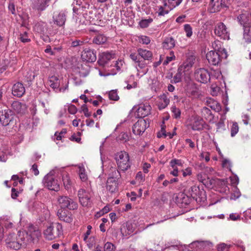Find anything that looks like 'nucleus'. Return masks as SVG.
<instances>
[{
  "mask_svg": "<svg viewBox=\"0 0 251 251\" xmlns=\"http://www.w3.org/2000/svg\"><path fill=\"white\" fill-rule=\"evenodd\" d=\"M243 40L245 42L249 44L251 43V25L243 28Z\"/></svg>",
  "mask_w": 251,
  "mask_h": 251,
  "instance_id": "nucleus-32",
  "label": "nucleus"
},
{
  "mask_svg": "<svg viewBox=\"0 0 251 251\" xmlns=\"http://www.w3.org/2000/svg\"><path fill=\"white\" fill-rule=\"evenodd\" d=\"M213 247V244L209 241H195L189 245L191 249L198 248L206 251L210 250Z\"/></svg>",
  "mask_w": 251,
  "mask_h": 251,
  "instance_id": "nucleus-15",
  "label": "nucleus"
},
{
  "mask_svg": "<svg viewBox=\"0 0 251 251\" xmlns=\"http://www.w3.org/2000/svg\"><path fill=\"white\" fill-rule=\"evenodd\" d=\"M56 229H54V226L50 225L43 232L44 237L48 240H52L61 234L63 226L62 224L59 223L55 224Z\"/></svg>",
  "mask_w": 251,
  "mask_h": 251,
  "instance_id": "nucleus-5",
  "label": "nucleus"
},
{
  "mask_svg": "<svg viewBox=\"0 0 251 251\" xmlns=\"http://www.w3.org/2000/svg\"><path fill=\"white\" fill-rule=\"evenodd\" d=\"M185 191L191 199L195 200L198 203L204 202L206 200L205 192L203 189L201 190L199 186L193 185Z\"/></svg>",
  "mask_w": 251,
  "mask_h": 251,
  "instance_id": "nucleus-4",
  "label": "nucleus"
},
{
  "mask_svg": "<svg viewBox=\"0 0 251 251\" xmlns=\"http://www.w3.org/2000/svg\"><path fill=\"white\" fill-rule=\"evenodd\" d=\"M151 107L148 104H140L136 113L137 117L143 119L150 114Z\"/></svg>",
  "mask_w": 251,
  "mask_h": 251,
  "instance_id": "nucleus-16",
  "label": "nucleus"
},
{
  "mask_svg": "<svg viewBox=\"0 0 251 251\" xmlns=\"http://www.w3.org/2000/svg\"><path fill=\"white\" fill-rule=\"evenodd\" d=\"M121 230L122 232H123L124 230L126 233V235H127L132 234L134 232L135 228L131 223L126 222V226H123Z\"/></svg>",
  "mask_w": 251,
  "mask_h": 251,
  "instance_id": "nucleus-33",
  "label": "nucleus"
},
{
  "mask_svg": "<svg viewBox=\"0 0 251 251\" xmlns=\"http://www.w3.org/2000/svg\"><path fill=\"white\" fill-rule=\"evenodd\" d=\"M73 221L72 214L71 213H68V215L64 214V222L70 223Z\"/></svg>",
  "mask_w": 251,
  "mask_h": 251,
  "instance_id": "nucleus-62",
  "label": "nucleus"
},
{
  "mask_svg": "<svg viewBox=\"0 0 251 251\" xmlns=\"http://www.w3.org/2000/svg\"><path fill=\"white\" fill-rule=\"evenodd\" d=\"M239 127L237 123H233L231 128V136L234 137L238 132Z\"/></svg>",
  "mask_w": 251,
  "mask_h": 251,
  "instance_id": "nucleus-48",
  "label": "nucleus"
},
{
  "mask_svg": "<svg viewBox=\"0 0 251 251\" xmlns=\"http://www.w3.org/2000/svg\"><path fill=\"white\" fill-rule=\"evenodd\" d=\"M11 108L14 113L21 115L25 114L27 110L26 104L19 101H14L11 104Z\"/></svg>",
  "mask_w": 251,
  "mask_h": 251,
  "instance_id": "nucleus-17",
  "label": "nucleus"
},
{
  "mask_svg": "<svg viewBox=\"0 0 251 251\" xmlns=\"http://www.w3.org/2000/svg\"><path fill=\"white\" fill-rule=\"evenodd\" d=\"M201 112L202 116L206 120L210 121L214 118V115L212 114L211 110L206 107H203Z\"/></svg>",
  "mask_w": 251,
  "mask_h": 251,
  "instance_id": "nucleus-37",
  "label": "nucleus"
},
{
  "mask_svg": "<svg viewBox=\"0 0 251 251\" xmlns=\"http://www.w3.org/2000/svg\"><path fill=\"white\" fill-rule=\"evenodd\" d=\"M218 45L221 46V43L219 41L215 42L212 44L214 51L211 50L209 51L206 55V57L208 62L214 66L218 65L221 61V54L224 53L225 57H226L227 54L225 49H221L218 47Z\"/></svg>",
  "mask_w": 251,
  "mask_h": 251,
  "instance_id": "nucleus-1",
  "label": "nucleus"
},
{
  "mask_svg": "<svg viewBox=\"0 0 251 251\" xmlns=\"http://www.w3.org/2000/svg\"><path fill=\"white\" fill-rule=\"evenodd\" d=\"M204 123L202 119H196L191 124V128L193 130L201 131L204 128Z\"/></svg>",
  "mask_w": 251,
  "mask_h": 251,
  "instance_id": "nucleus-28",
  "label": "nucleus"
},
{
  "mask_svg": "<svg viewBox=\"0 0 251 251\" xmlns=\"http://www.w3.org/2000/svg\"><path fill=\"white\" fill-rule=\"evenodd\" d=\"M140 40L141 43L146 45L149 44L151 42L150 37L146 36H142Z\"/></svg>",
  "mask_w": 251,
  "mask_h": 251,
  "instance_id": "nucleus-63",
  "label": "nucleus"
},
{
  "mask_svg": "<svg viewBox=\"0 0 251 251\" xmlns=\"http://www.w3.org/2000/svg\"><path fill=\"white\" fill-rule=\"evenodd\" d=\"M77 196L80 204L83 207H88L91 204V194L89 191L81 188L78 191Z\"/></svg>",
  "mask_w": 251,
  "mask_h": 251,
  "instance_id": "nucleus-10",
  "label": "nucleus"
},
{
  "mask_svg": "<svg viewBox=\"0 0 251 251\" xmlns=\"http://www.w3.org/2000/svg\"><path fill=\"white\" fill-rule=\"evenodd\" d=\"M130 137V136L126 132H121L118 136L119 139L124 142L129 141Z\"/></svg>",
  "mask_w": 251,
  "mask_h": 251,
  "instance_id": "nucleus-46",
  "label": "nucleus"
},
{
  "mask_svg": "<svg viewBox=\"0 0 251 251\" xmlns=\"http://www.w3.org/2000/svg\"><path fill=\"white\" fill-rule=\"evenodd\" d=\"M78 204L76 202L68 197L64 196V209L67 208L69 210H74L77 209Z\"/></svg>",
  "mask_w": 251,
  "mask_h": 251,
  "instance_id": "nucleus-24",
  "label": "nucleus"
},
{
  "mask_svg": "<svg viewBox=\"0 0 251 251\" xmlns=\"http://www.w3.org/2000/svg\"><path fill=\"white\" fill-rule=\"evenodd\" d=\"M97 52L94 49L89 48L83 50L81 54V58L88 62H94L97 59Z\"/></svg>",
  "mask_w": 251,
  "mask_h": 251,
  "instance_id": "nucleus-12",
  "label": "nucleus"
},
{
  "mask_svg": "<svg viewBox=\"0 0 251 251\" xmlns=\"http://www.w3.org/2000/svg\"><path fill=\"white\" fill-rule=\"evenodd\" d=\"M62 133H63L62 130L58 134V132H56L54 134V135L52 137V140H53V141L54 142H55L57 144H58V142L57 141H59L62 140V136L61 134Z\"/></svg>",
  "mask_w": 251,
  "mask_h": 251,
  "instance_id": "nucleus-52",
  "label": "nucleus"
},
{
  "mask_svg": "<svg viewBox=\"0 0 251 251\" xmlns=\"http://www.w3.org/2000/svg\"><path fill=\"white\" fill-rule=\"evenodd\" d=\"M195 57L194 55L189 56L183 64L187 68V70L191 68L195 62Z\"/></svg>",
  "mask_w": 251,
  "mask_h": 251,
  "instance_id": "nucleus-39",
  "label": "nucleus"
},
{
  "mask_svg": "<svg viewBox=\"0 0 251 251\" xmlns=\"http://www.w3.org/2000/svg\"><path fill=\"white\" fill-rule=\"evenodd\" d=\"M146 60L140 59L136 63V66H138L140 69H144L147 66V63L145 62Z\"/></svg>",
  "mask_w": 251,
  "mask_h": 251,
  "instance_id": "nucleus-60",
  "label": "nucleus"
},
{
  "mask_svg": "<svg viewBox=\"0 0 251 251\" xmlns=\"http://www.w3.org/2000/svg\"><path fill=\"white\" fill-rule=\"evenodd\" d=\"M170 163L171 166L173 168H176L175 166L176 165H177L178 166H182V162L181 160L177 159L176 158L171 160Z\"/></svg>",
  "mask_w": 251,
  "mask_h": 251,
  "instance_id": "nucleus-51",
  "label": "nucleus"
},
{
  "mask_svg": "<svg viewBox=\"0 0 251 251\" xmlns=\"http://www.w3.org/2000/svg\"><path fill=\"white\" fill-rule=\"evenodd\" d=\"M15 113L8 107H0V123L3 126H7L13 122Z\"/></svg>",
  "mask_w": 251,
  "mask_h": 251,
  "instance_id": "nucleus-6",
  "label": "nucleus"
},
{
  "mask_svg": "<svg viewBox=\"0 0 251 251\" xmlns=\"http://www.w3.org/2000/svg\"><path fill=\"white\" fill-rule=\"evenodd\" d=\"M27 234L29 236L30 241L34 243L38 241L41 233L38 227L31 225L28 227Z\"/></svg>",
  "mask_w": 251,
  "mask_h": 251,
  "instance_id": "nucleus-14",
  "label": "nucleus"
},
{
  "mask_svg": "<svg viewBox=\"0 0 251 251\" xmlns=\"http://www.w3.org/2000/svg\"><path fill=\"white\" fill-rule=\"evenodd\" d=\"M79 177H80V178L81 180V181L85 182L87 180V179H88L87 175L86 173H85V169L83 167L79 168Z\"/></svg>",
  "mask_w": 251,
  "mask_h": 251,
  "instance_id": "nucleus-45",
  "label": "nucleus"
},
{
  "mask_svg": "<svg viewBox=\"0 0 251 251\" xmlns=\"http://www.w3.org/2000/svg\"><path fill=\"white\" fill-rule=\"evenodd\" d=\"M64 43L66 45V48H68L67 49V51L68 52V50H71V48H75L83 45L85 42L82 40H73L72 38H67L64 40Z\"/></svg>",
  "mask_w": 251,
  "mask_h": 251,
  "instance_id": "nucleus-20",
  "label": "nucleus"
},
{
  "mask_svg": "<svg viewBox=\"0 0 251 251\" xmlns=\"http://www.w3.org/2000/svg\"><path fill=\"white\" fill-rule=\"evenodd\" d=\"M53 18L55 24L58 26L63 25V15L59 14L57 16L54 15Z\"/></svg>",
  "mask_w": 251,
  "mask_h": 251,
  "instance_id": "nucleus-44",
  "label": "nucleus"
},
{
  "mask_svg": "<svg viewBox=\"0 0 251 251\" xmlns=\"http://www.w3.org/2000/svg\"><path fill=\"white\" fill-rule=\"evenodd\" d=\"M169 93L166 92L161 95L159 97L160 100L163 101L159 104V109H162L165 108L170 103V99L168 98Z\"/></svg>",
  "mask_w": 251,
  "mask_h": 251,
  "instance_id": "nucleus-31",
  "label": "nucleus"
},
{
  "mask_svg": "<svg viewBox=\"0 0 251 251\" xmlns=\"http://www.w3.org/2000/svg\"><path fill=\"white\" fill-rule=\"evenodd\" d=\"M8 8L9 11L13 15H16V7L15 4L12 2H10Z\"/></svg>",
  "mask_w": 251,
  "mask_h": 251,
  "instance_id": "nucleus-57",
  "label": "nucleus"
},
{
  "mask_svg": "<svg viewBox=\"0 0 251 251\" xmlns=\"http://www.w3.org/2000/svg\"><path fill=\"white\" fill-rule=\"evenodd\" d=\"M68 111L70 114H75L77 112L76 107L73 104L68 106Z\"/></svg>",
  "mask_w": 251,
  "mask_h": 251,
  "instance_id": "nucleus-64",
  "label": "nucleus"
},
{
  "mask_svg": "<svg viewBox=\"0 0 251 251\" xmlns=\"http://www.w3.org/2000/svg\"><path fill=\"white\" fill-rule=\"evenodd\" d=\"M241 195L239 189L236 186L234 188L233 192L231 194L230 199L231 200H236L241 196Z\"/></svg>",
  "mask_w": 251,
  "mask_h": 251,
  "instance_id": "nucleus-43",
  "label": "nucleus"
},
{
  "mask_svg": "<svg viewBox=\"0 0 251 251\" xmlns=\"http://www.w3.org/2000/svg\"><path fill=\"white\" fill-rule=\"evenodd\" d=\"M113 54L109 52H103L100 54L98 63L100 66H104L112 58Z\"/></svg>",
  "mask_w": 251,
  "mask_h": 251,
  "instance_id": "nucleus-25",
  "label": "nucleus"
},
{
  "mask_svg": "<svg viewBox=\"0 0 251 251\" xmlns=\"http://www.w3.org/2000/svg\"><path fill=\"white\" fill-rule=\"evenodd\" d=\"M25 93V88L22 83L18 82L12 87V94L17 97H21Z\"/></svg>",
  "mask_w": 251,
  "mask_h": 251,
  "instance_id": "nucleus-22",
  "label": "nucleus"
},
{
  "mask_svg": "<svg viewBox=\"0 0 251 251\" xmlns=\"http://www.w3.org/2000/svg\"><path fill=\"white\" fill-rule=\"evenodd\" d=\"M114 247L115 246L112 243L107 242L104 246V251H112Z\"/></svg>",
  "mask_w": 251,
  "mask_h": 251,
  "instance_id": "nucleus-56",
  "label": "nucleus"
},
{
  "mask_svg": "<svg viewBox=\"0 0 251 251\" xmlns=\"http://www.w3.org/2000/svg\"><path fill=\"white\" fill-rule=\"evenodd\" d=\"M221 0H210L209 5L212 6L210 12L214 13L220 11V4Z\"/></svg>",
  "mask_w": 251,
  "mask_h": 251,
  "instance_id": "nucleus-35",
  "label": "nucleus"
},
{
  "mask_svg": "<svg viewBox=\"0 0 251 251\" xmlns=\"http://www.w3.org/2000/svg\"><path fill=\"white\" fill-rule=\"evenodd\" d=\"M84 18L90 22L95 20L98 10L94 6H91L87 2H84L81 6Z\"/></svg>",
  "mask_w": 251,
  "mask_h": 251,
  "instance_id": "nucleus-2",
  "label": "nucleus"
},
{
  "mask_svg": "<svg viewBox=\"0 0 251 251\" xmlns=\"http://www.w3.org/2000/svg\"><path fill=\"white\" fill-rule=\"evenodd\" d=\"M171 111L173 113V117L175 119H179L180 117L181 111L176 108L175 105H173L171 107Z\"/></svg>",
  "mask_w": 251,
  "mask_h": 251,
  "instance_id": "nucleus-42",
  "label": "nucleus"
},
{
  "mask_svg": "<svg viewBox=\"0 0 251 251\" xmlns=\"http://www.w3.org/2000/svg\"><path fill=\"white\" fill-rule=\"evenodd\" d=\"M121 177L120 173L115 168H111V172L109 174V176L108 178H112L113 179L116 180H119Z\"/></svg>",
  "mask_w": 251,
  "mask_h": 251,
  "instance_id": "nucleus-38",
  "label": "nucleus"
},
{
  "mask_svg": "<svg viewBox=\"0 0 251 251\" xmlns=\"http://www.w3.org/2000/svg\"><path fill=\"white\" fill-rule=\"evenodd\" d=\"M191 198L189 194L187 193L179 192L177 194L176 197V203L178 204H181V206H184L189 204L191 201Z\"/></svg>",
  "mask_w": 251,
  "mask_h": 251,
  "instance_id": "nucleus-18",
  "label": "nucleus"
},
{
  "mask_svg": "<svg viewBox=\"0 0 251 251\" xmlns=\"http://www.w3.org/2000/svg\"><path fill=\"white\" fill-rule=\"evenodd\" d=\"M66 181L65 183L64 182V187L68 191V193H72V182L70 179L68 174L66 175Z\"/></svg>",
  "mask_w": 251,
  "mask_h": 251,
  "instance_id": "nucleus-40",
  "label": "nucleus"
},
{
  "mask_svg": "<svg viewBox=\"0 0 251 251\" xmlns=\"http://www.w3.org/2000/svg\"><path fill=\"white\" fill-rule=\"evenodd\" d=\"M237 21L243 28L251 25V21L248 14L242 13L238 16Z\"/></svg>",
  "mask_w": 251,
  "mask_h": 251,
  "instance_id": "nucleus-23",
  "label": "nucleus"
},
{
  "mask_svg": "<svg viewBox=\"0 0 251 251\" xmlns=\"http://www.w3.org/2000/svg\"><path fill=\"white\" fill-rule=\"evenodd\" d=\"M119 169L125 172L130 167L129 156L126 152L123 151L118 153L116 157Z\"/></svg>",
  "mask_w": 251,
  "mask_h": 251,
  "instance_id": "nucleus-3",
  "label": "nucleus"
},
{
  "mask_svg": "<svg viewBox=\"0 0 251 251\" xmlns=\"http://www.w3.org/2000/svg\"><path fill=\"white\" fill-rule=\"evenodd\" d=\"M169 4H172L174 7L178 6L180 4L183 0H164Z\"/></svg>",
  "mask_w": 251,
  "mask_h": 251,
  "instance_id": "nucleus-53",
  "label": "nucleus"
},
{
  "mask_svg": "<svg viewBox=\"0 0 251 251\" xmlns=\"http://www.w3.org/2000/svg\"><path fill=\"white\" fill-rule=\"evenodd\" d=\"M167 6V2L166 1H164L163 5H160L157 6L158 10L156 12L158 17L164 16L165 15L169 13V11L168 10H165V7Z\"/></svg>",
  "mask_w": 251,
  "mask_h": 251,
  "instance_id": "nucleus-36",
  "label": "nucleus"
},
{
  "mask_svg": "<svg viewBox=\"0 0 251 251\" xmlns=\"http://www.w3.org/2000/svg\"><path fill=\"white\" fill-rule=\"evenodd\" d=\"M54 171H50L44 178L43 182L45 187L50 190L58 191L59 189V185L57 179H55Z\"/></svg>",
  "mask_w": 251,
  "mask_h": 251,
  "instance_id": "nucleus-7",
  "label": "nucleus"
},
{
  "mask_svg": "<svg viewBox=\"0 0 251 251\" xmlns=\"http://www.w3.org/2000/svg\"><path fill=\"white\" fill-rule=\"evenodd\" d=\"M150 126V120L148 119H140L132 127V132L135 135H142Z\"/></svg>",
  "mask_w": 251,
  "mask_h": 251,
  "instance_id": "nucleus-8",
  "label": "nucleus"
},
{
  "mask_svg": "<svg viewBox=\"0 0 251 251\" xmlns=\"http://www.w3.org/2000/svg\"><path fill=\"white\" fill-rule=\"evenodd\" d=\"M137 52L141 57L144 60H150L152 59V53L150 50L139 48L138 49Z\"/></svg>",
  "mask_w": 251,
  "mask_h": 251,
  "instance_id": "nucleus-29",
  "label": "nucleus"
},
{
  "mask_svg": "<svg viewBox=\"0 0 251 251\" xmlns=\"http://www.w3.org/2000/svg\"><path fill=\"white\" fill-rule=\"evenodd\" d=\"M107 40V38L104 34H99L95 36L92 42L94 44L100 45H102L106 43Z\"/></svg>",
  "mask_w": 251,
  "mask_h": 251,
  "instance_id": "nucleus-30",
  "label": "nucleus"
},
{
  "mask_svg": "<svg viewBox=\"0 0 251 251\" xmlns=\"http://www.w3.org/2000/svg\"><path fill=\"white\" fill-rule=\"evenodd\" d=\"M108 97L110 100L117 101L119 100V97L118 95L117 90H112L108 93Z\"/></svg>",
  "mask_w": 251,
  "mask_h": 251,
  "instance_id": "nucleus-41",
  "label": "nucleus"
},
{
  "mask_svg": "<svg viewBox=\"0 0 251 251\" xmlns=\"http://www.w3.org/2000/svg\"><path fill=\"white\" fill-rule=\"evenodd\" d=\"M184 30L186 33L187 37H190L193 33L192 28L189 24H185L184 25Z\"/></svg>",
  "mask_w": 251,
  "mask_h": 251,
  "instance_id": "nucleus-47",
  "label": "nucleus"
},
{
  "mask_svg": "<svg viewBox=\"0 0 251 251\" xmlns=\"http://www.w3.org/2000/svg\"><path fill=\"white\" fill-rule=\"evenodd\" d=\"M214 33L216 35L220 37L221 39L224 40L229 39V33L223 23H219L215 25Z\"/></svg>",
  "mask_w": 251,
  "mask_h": 251,
  "instance_id": "nucleus-11",
  "label": "nucleus"
},
{
  "mask_svg": "<svg viewBox=\"0 0 251 251\" xmlns=\"http://www.w3.org/2000/svg\"><path fill=\"white\" fill-rule=\"evenodd\" d=\"M188 70L187 68L182 64L178 68L177 73H179L183 76L185 72Z\"/></svg>",
  "mask_w": 251,
  "mask_h": 251,
  "instance_id": "nucleus-55",
  "label": "nucleus"
},
{
  "mask_svg": "<svg viewBox=\"0 0 251 251\" xmlns=\"http://www.w3.org/2000/svg\"><path fill=\"white\" fill-rule=\"evenodd\" d=\"M218 251H227L228 247L225 243H222L218 244L217 247Z\"/></svg>",
  "mask_w": 251,
  "mask_h": 251,
  "instance_id": "nucleus-54",
  "label": "nucleus"
},
{
  "mask_svg": "<svg viewBox=\"0 0 251 251\" xmlns=\"http://www.w3.org/2000/svg\"><path fill=\"white\" fill-rule=\"evenodd\" d=\"M20 39L23 43H27L30 41V39L28 38L27 33L26 31L20 34Z\"/></svg>",
  "mask_w": 251,
  "mask_h": 251,
  "instance_id": "nucleus-50",
  "label": "nucleus"
},
{
  "mask_svg": "<svg viewBox=\"0 0 251 251\" xmlns=\"http://www.w3.org/2000/svg\"><path fill=\"white\" fill-rule=\"evenodd\" d=\"M17 60L15 57L10 58L9 60H5L4 63V65L2 66L0 68L1 72L6 70L8 68H12V70H14V66L17 64Z\"/></svg>",
  "mask_w": 251,
  "mask_h": 251,
  "instance_id": "nucleus-26",
  "label": "nucleus"
},
{
  "mask_svg": "<svg viewBox=\"0 0 251 251\" xmlns=\"http://www.w3.org/2000/svg\"><path fill=\"white\" fill-rule=\"evenodd\" d=\"M140 55L139 54L136 53H131L130 54V58L136 63L140 59Z\"/></svg>",
  "mask_w": 251,
  "mask_h": 251,
  "instance_id": "nucleus-58",
  "label": "nucleus"
},
{
  "mask_svg": "<svg viewBox=\"0 0 251 251\" xmlns=\"http://www.w3.org/2000/svg\"><path fill=\"white\" fill-rule=\"evenodd\" d=\"M182 76L179 74L176 73L173 78L171 80L172 83H177L181 81Z\"/></svg>",
  "mask_w": 251,
  "mask_h": 251,
  "instance_id": "nucleus-49",
  "label": "nucleus"
},
{
  "mask_svg": "<svg viewBox=\"0 0 251 251\" xmlns=\"http://www.w3.org/2000/svg\"><path fill=\"white\" fill-rule=\"evenodd\" d=\"M5 242L8 248L15 250L21 249V244L18 242L17 236L14 233L9 234L5 240Z\"/></svg>",
  "mask_w": 251,
  "mask_h": 251,
  "instance_id": "nucleus-13",
  "label": "nucleus"
},
{
  "mask_svg": "<svg viewBox=\"0 0 251 251\" xmlns=\"http://www.w3.org/2000/svg\"><path fill=\"white\" fill-rule=\"evenodd\" d=\"M194 75L196 81L202 83H207L210 80L209 72L203 68L196 69Z\"/></svg>",
  "mask_w": 251,
  "mask_h": 251,
  "instance_id": "nucleus-9",
  "label": "nucleus"
},
{
  "mask_svg": "<svg viewBox=\"0 0 251 251\" xmlns=\"http://www.w3.org/2000/svg\"><path fill=\"white\" fill-rule=\"evenodd\" d=\"M176 45V41L173 37H166L162 43L164 49L169 50L173 48Z\"/></svg>",
  "mask_w": 251,
  "mask_h": 251,
  "instance_id": "nucleus-27",
  "label": "nucleus"
},
{
  "mask_svg": "<svg viewBox=\"0 0 251 251\" xmlns=\"http://www.w3.org/2000/svg\"><path fill=\"white\" fill-rule=\"evenodd\" d=\"M50 0H32L31 7L33 9L41 12L46 9L48 6Z\"/></svg>",
  "mask_w": 251,
  "mask_h": 251,
  "instance_id": "nucleus-19",
  "label": "nucleus"
},
{
  "mask_svg": "<svg viewBox=\"0 0 251 251\" xmlns=\"http://www.w3.org/2000/svg\"><path fill=\"white\" fill-rule=\"evenodd\" d=\"M217 131L220 129L225 130V125L224 122L222 119H220V121L216 124Z\"/></svg>",
  "mask_w": 251,
  "mask_h": 251,
  "instance_id": "nucleus-59",
  "label": "nucleus"
},
{
  "mask_svg": "<svg viewBox=\"0 0 251 251\" xmlns=\"http://www.w3.org/2000/svg\"><path fill=\"white\" fill-rule=\"evenodd\" d=\"M30 171L31 173H33L35 176H38L39 174V171L38 169V165L36 164H34L32 165Z\"/></svg>",
  "mask_w": 251,
  "mask_h": 251,
  "instance_id": "nucleus-61",
  "label": "nucleus"
},
{
  "mask_svg": "<svg viewBox=\"0 0 251 251\" xmlns=\"http://www.w3.org/2000/svg\"><path fill=\"white\" fill-rule=\"evenodd\" d=\"M119 180L113 179L112 178H107L106 188L111 194L116 193L119 190Z\"/></svg>",
  "mask_w": 251,
  "mask_h": 251,
  "instance_id": "nucleus-21",
  "label": "nucleus"
},
{
  "mask_svg": "<svg viewBox=\"0 0 251 251\" xmlns=\"http://www.w3.org/2000/svg\"><path fill=\"white\" fill-rule=\"evenodd\" d=\"M18 241L20 244L21 248L22 247L26 245V242L25 241V237H27V234H25L23 232L19 231L18 234L16 235Z\"/></svg>",
  "mask_w": 251,
  "mask_h": 251,
  "instance_id": "nucleus-34",
  "label": "nucleus"
}]
</instances>
